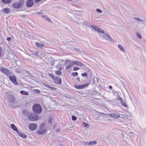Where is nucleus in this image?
Returning a JSON list of instances; mask_svg holds the SVG:
<instances>
[{"mask_svg":"<svg viewBox=\"0 0 146 146\" xmlns=\"http://www.w3.org/2000/svg\"><path fill=\"white\" fill-rule=\"evenodd\" d=\"M91 27H92L95 30L99 32L98 34L101 38L106 40L109 41L113 42V40L112 38L108 34H106L104 31L100 28L96 27L92 25Z\"/></svg>","mask_w":146,"mask_h":146,"instance_id":"f257e3e1","label":"nucleus"},{"mask_svg":"<svg viewBox=\"0 0 146 146\" xmlns=\"http://www.w3.org/2000/svg\"><path fill=\"white\" fill-rule=\"evenodd\" d=\"M33 110L35 113H40L42 112V108L38 104H34L33 107Z\"/></svg>","mask_w":146,"mask_h":146,"instance_id":"f03ea898","label":"nucleus"},{"mask_svg":"<svg viewBox=\"0 0 146 146\" xmlns=\"http://www.w3.org/2000/svg\"><path fill=\"white\" fill-rule=\"evenodd\" d=\"M24 0H20L18 3H14L12 4L13 7L15 9H19L21 8L24 4Z\"/></svg>","mask_w":146,"mask_h":146,"instance_id":"7ed1b4c3","label":"nucleus"},{"mask_svg":"<svg viewBox=\"0 0 146 146\" xmlns=\"http://www.w3.org/2000/svg\"><path fill=\"white\" fill-rule=\"evenodd\" d=\"M27 117L29 120L31 121H36L39 118L38 115H36L31 113H29L27 114Z\"/></svg>","mask_w":146,"mask_h":146,"instance_id":"20e7f679","label":"nucleus"},{"mask_svg":"<svg viewBox=\"0 0 146 146\" xmlns=\"http://www.w3.org/2000/svg\"><path fill=\"white\" fill-rule=\"evenodd\" d=\"M0 70L3 72L7 76H9L11 74L10 71L3 67H0Z\"/></svg>","mask_w":146,"mask_h":146,"instance_id":"39448f33","label":"nucleus"},{"mask_svg":"<svg viewBox=\"0 0 146 146\" xmlns=\"http://www.w3.org/2000/svg\"><path fill=\"white\" fill-rule=\"evenodd\" d=\"M42 125H44L43 123L41 124L36 131L38 135H42L46 133V130L42 128Z\"/></svg>","mask_w":146,"mask_h":146,"instance_id":"423d86ee","label":"nucleus"},{"mask_svg":"<svg viewBox=\"0 0 146 146\" xmlns=\"http://www.w3.org/2000/svg\"><path fill=\"white\" fill-rule=\"evenodd\" d=\"M6 97L7 98L8 101L10 103H13L15 102V98L13 95L7 94Z\"/></svg>","mask_w":146,"mask_h":146,"instance_id":"0eeeda50","label":"nucleus"},{"mask_svg":"<svg viewBox=\"0 0 146 146\" xmlns=\"http://www.w3.org/2000/svg\"><path fill=\"white\" fill-rule=\"evenodd\" d=\"M10 81L15 85H18V83L17 82L16 80V78L15 75H13L12 76H10L9 77Z\"/></svg>","mask_w":146,"mask_h":146,"instance_id":"6e6552de","label":"nucleus"},{"mask_svg":"<svg viewBox=\"0 0 146 146\" xmlns=\"http://www.w3.org/2000/svg\"><path fill=\"white\" fill-rule=\"evenodd\" d=\"M134 19L138 22V24L139 25L141 24H142L145 25H146V21L145 20H142L136 17H134Z\"/></svg>","mask_w":146,"mask_h":146,"instance_id":"1a4fd4ad","label":"nucleus"},{"mask_svg":"<svg viewBox=\"0 0 146 146\" xmlns=\"http://www.w3.org/2000/svg\"><path fill=\"white\" fill-rule=\"evenodd\" d=\"M29 129L32 131H34L36 130L37 128V125L35 123L30 124L29 125Z\"/></svg>","mask_w":146,"mask_h":146,"instance_id":"9d476101","label":"nucleus"},{"mask_svg":"<svg viewBox=\"0 0 146 146\" xmlns=\"http://www.w3.org/2000/svg\"><path fill=\"white\" fill-rule=\"evenodd\" d=\"M54 83L56 84H61L62 83L61 79L59 77H56L54 79Z\"/></svg>","mask_w":146,"mask_h":146,"instance_id":"9b49d317","label":"nucleus"},{"mask_svg":"<svg viewBox=\"0 0 146 146\" xmlns=\"http://www.w3.org/2000/svg\"><path fill=\"white\" fill-rule=\"evenodd\" d=\"M89 85V83H86L76 86V88L78 89H82L88 86Z\"/></svg>","mask_w":146,"mask_h":146,"instance_id":"f8f14e48","label":"nucleus"},{"mask_svg":"<svg viewBox=\"0 0 146 146\" xmlns=\"http://www.w3.org/2000/svg\"><path fill=\"white\" fill-rule=\"evenodd\" d=\"M72 62L73 65L75 64L78 66H82L84 65V64L82 63L81 62L78 60H75Z\"/></svg>","mask_w":146,"mask_h":146,"instance_id":"ddd939ff","label":"nucleus"},{"mask_svg":"<svg viewBox=\"0 0 146 146\" xmlns=\"http://www.w3.org/2000/svg\"><path fill=\"white\" fill-rule=\"evenodd\" d=\"M34 3L33 0H28L27 2V6L28 7H31L32 6Z\"/></svg>","mask_w":146,"mask_h":146,"instance_id":"4468645a","label":"nucleus"},{"mask_svg":"<svg viewBox=\"0 0 146 146\" xmlns=\"http://www.w3.org/2000/svg\"><path fill=\"white\" fill-rule=\"evenodd\" d=\"M110 115L111 117L115 118H118L120 117L119 114L117 113L111 114Z\"/></svg>","mask_w":146,"mask_h":146,"instance_id":"2eb2a0df","label":"nucleus"},{"mask_svg":"<svg viewBox=\"0 0 146 146\" xmlns=\"http://www.w3.org/2000/svg\"><path fill=\"white\" fill-rule=\"evenodd\" d=\"M119 100L123 106L126 107H128L126 103L122 98L119 97Z\"/></svg>","mask_w":146,"mask_h":146,"instance_id":"dca6fc26","label":"nucleus"},{"mask_svg":"<svg viewBox=\"0 0 146 146\" xmlns=\"http://www.w3.org/2000/svg\"><path fill=\"white\" fill-rule=\"evenodd\" d=\"M17 133L18 135L21 137L26 138L27 137V136L26 134L21 132H20L19 131Z\"/></svg>","mask_w":146,"mask_h":146,"instance_id":"f3484780","label":"nucleus"},{"mask_svg":"<svg viewBox=\"0 0 146 146\" xmlns=\"http://www.w3.org/2000/svg\"><path fill=\"white\" fill-rule=\"evenodd\" d=\"M36 46L38 48H41L44 46V44L43 43H40L38 42H36L35 43Z\"/></svg>","mask_w":146,"mask_h":146,"instance_id":"a211bd4d","label":"nucleus"},{"mask_svg":"<svg viewBox=\"0 0 146 146\" xmlns=\"http://www.w3.org/2000/svg\"><path fill=\"white\" fill-rule=\"evenodd\" d=\"M11 127L12 129L17 131V133L19 131L17 128L16 127L15 125L13 124H11Z\"/></svg>","mask_w":146,"mask_h":146,"instance_id":"6ab92c4d","label":"nucleus"},{"mask_svg":"<svg viewBox=\"0 0 146 146\" xmlns=\"http://www.w3.org/2000/svg\"><path fill=\"white\" fill-rule=\"evenodd\" d=\"M3 11L4 13H8L10 12L11 9L9 8H6L3 9Z\"/></svg>","mask_w":146,"mask_h":146,"instance_id":"aec40b11","label":"nucleus"},{"mask_svg":"<svg viewBox=\"0 0 146 146\" xmlns=\"http://www.w3.org/2000/svg\"><path fill=\"white\" fill-rule=\"evenodd\" d=\"M97 143V142L96 140L92 141L89 142V146H94V145L96 144Z\"/></svg>","mask_w":146,"mask_h":146,"instance_id":"412c9836","label":"nucleus"},{"mask_svg":"<svg viewBox=\"0 0 146 146\" xmlns=\"http://www.w3.org/2000/svg\"><path fill=\"white\" fill-rule=\"evenodd\" d=\"M44 86L50 88L53 90H57V89L56 88L51 86L49 84H44Z\"/></svg>","mask_w":146,"mask_h":146,"instance_id":"4be33fe9","label":"nucleus"},{"mask_svg":"<svg viewBox=\"0 0 146 146\" xmlns=\"http://www.w3.org/2000/svg\"><path fill=\"white\" fill-rule=\"evenodd\" d=\"M118 47H119V49L122 51H123V52H125V50L124 48L120 44H119L118 45Z\"/></svg>","mask_w":146,"mask_h":146,"instance_id":"5701e85b","label":"nucleus"},{"mask_svg":"<svg viewBox=\"0 0 146 146\" xmlns=\"http://www.w3.org/2000/svg\"><path fill=\"white\" fill-rule=\"evenodd\" d=\"M2 2L4 3L8 4L11 2V0H1Z\"/></svg>","mask_w":146,"mask_h":146,"instance_id":"b1692460","label":"nucleus"},{"mask_svg":"<svg viewBox=\"0 0 146 146\" xmlns=\"http://www.w3.org/2000/svg\"><path fill=\"white\" fill-rule=\"evenodd\" d=\"M20 93L23 95H27L29 93L28 92L24 90H21L20 91Z\"/></svg>","mask_w":146,"mask_h":146,"instance_id":"393cba45","label":"nucleus"},{"mask_svg":"<svg viewBox=\"0 0 146 146\" xmlns=\"http://www.w3.org/2000/svg\"><path fill=\"white\" fill-rule=\"evenodd\" d=\"M82 143L84 146H89V142H88L82 141Z\"/></svg>","mask_w":146,"mask_h":146,"instance_id":"a878e982","label":"nucleus"},{"mask_svg":"<svg viewBox=\"0 0 146 146\" xmlns=\"http://www.w3.org/2000/svg\"><path fill=\"white\" fill-rule=\"evenodd\" d=\"M73 65V64L72 62L71 63H70L68 65L66 68V69H69L71 66Z\"/></svg>","mask_w":146,"mask_h":146,"instance_id":"bb28decb","label":"nucleus"},{"mask_svg":"<svg viewBox=\"0 0 146 146\" xmlns=\"http://www.w3.org/2000/svg\"><path fill=\"white\" fill-rule=\"evenodd\" d=\"M55 73L57 75L60 76L61 74V72L60 71L57 70L55 71Z\"/></svg>","mask_w":146,"mask_h":146,"instance_id":"cd10ccee","label":"nucleus"},{"mask_svg":"<svg viewBox=\"0 0 146 146\" xmlns=\"http://www.w3.org/2000/svg\"><path fill=\"white\" fill-rule=\"evenodd\" d=\"M23 113L24 114L27 115V114H28L29 113H28V111L26 110H23Z\"/></svg>","mask_w":146,"mask_h":146,"instance_id":"c85d7f7f","label":"nucleus"},{"mask_svg":"<svg viewBox=\"0 0 146 146\" xmlns=\"http://www.w3.org/2000/svg\"><path fill=\"white\" fill-rule=\"evenodd\" d=\"M77 119L76 117L73 115L72 116V119L73 121H75Z\"/></svg>","mask_w":146,"mask_h":146,"instance_id":"c756f323","label":"nucleus"},{"mask_svg":"<svg viewBox=\"0 0 146 146\" xmlns=\"http://www.w3.org/2000/svg\"><path fill=\"white\" fill-rule=\"evenodd\" d=\"M46 20L47 21H48L49 22H51V20L47 16H46Z\"/></svg>","mask_w":146,"mask_h":146,"instance_id":"7c9ffc66","label":"nucleus"},{"mask_svg":"<svg viewBox=\"0 0 146 146\" xmlns=\"http://www.w3.org/2000/svg\"><path fill=\"white\" fill-rule=\"evenodd\" d=\"M88 125H89L88 124L84 122H83V126L84 127H87Z\"/></svg>","mask_w":146,"mask_h":146,"instance_id":"2f4dec72","label":"nucleus"},{"mask_svg":"<svg viewBox=\"0 0 146 146\" xmlns=\"http://www.w3.org/2000/svg\"><path fill=\"white\" fill-rule=\"evenodd\" d=\"M81 75L83 77H86L87 76V74L85 72L82 74Z\"/></svg>","mask_w":146,"mask_h":146,"instance_id":"473e14b6","label":"nucleus"},{"mask_svg":"<svg viewBox=\"0 0 146 146\" xmlns=\"http://www.w3.org/2000/svg\"><path fill=\"white\" fill-rule=\"evenodd\" d=\"M72 75L73 76H77L78 75V73L77 72H73Z\"/></svg>","mask_w":146,"mask_h":146,"instance_id":"72a5a7b5","label":"nucleus"},{"mask_svg":"<svg viewBox=\"0 0 146 146\" xmlns=\"http://www.w3.org/2000/svg\"><path fill=\"white\" fill-rule=\"evenodd\" d=\"M2 48L0 47V57L2 56Z\"/></svg>","mask_w":146,"mask_h":146,"instance_id":"f704fd0d","label":"nucleus"},{"mask_svg":"<svg viewBox=\"0 0 146 146\" xmlns=\"http://www.w3.org/2000/svg\"><path fill=\"white\" fill-rule=\"evenodd\" d=\"M48 75L50 77H51V78H52L54 80V75L53 74H48Z\"/></svg>","mask_w":146,"mask_h":146,"instance_id":"c9c22d12","label":"nucleus"},{"mask_svg":"<svg viewBox=\"0 0 146 146\" xmlns=\"http://www.w3.org/2000/svg\"><path fill=\"white\" fill-rule=\"evenodd\" d=\"M96 11L98 13H101L102 12V11L98 9H96Z\"/></svg>","mask_w":146,"mask_h":146,"instance_id":"e433bc0d","label":"nucleus"},{"mask_svg":"<svg viewBox=\"0 0 146 146\" xmlns=\"http://www.w3.org/2000/svg\"><path fill=\"white\" fill-rule=\"evenodd\" d=\"M137 35L139 38L140 39L141 38V36L139 34L137 33Z\"/></svg>","mask_w":146,"mask_h":146,"instance_id":"4c0bfd02","label":"nucleus"},{"mask_svg":"<svg viewBox=\"0 0 146 146\" xmlns=\"http://www.w3.org/2000/svg\"><path fill=\"white\" fill-rule=\"evenodd\" d=\"M121 138L122 139H123L125 138V135H124V134L121 133Z\"/></svg>","mask_w":146,"mask_h":146,"instance_id":"58836bf2","label":"nucleus"},{"mask_svg":"<svg viewBox=\"0 0 146 146\" xmlns=\"http://www.w3.org/2000/svg\"><path fill=\"white\" fill-rule=\"evenodd\" d=\"M79 69V68L78 67H74L73 68V70L75 71Z\"/></svg>","mask_w":146,"mask_h":146,"instance_id":"ea45409f","label":"nucleus"},{"mask_svg":"<svg viewBox=\"0 0 146 146\" xmlns=\"http://www.w3.org/2000/svg\"><path fill=\"white\" fill-rule=\"evenodd\" d=\"M52 121V119L51 118H49L48 120L49 123H50Z\"/></svg>","mask_w":146,"mask_h":146,"instance_id":"a19ab883","label":"nucleus"},{"mask_svg":"<svg viewBox=\"0 0 146 146\" xmlns=\"http://www.w3.org/2000/svg\"><path fill=\"white\" fill-rule=\"evenodd\" d=\"M36 13H37L38 14H42L43 13V12H42L41 11H39V12L38 11V12H36Z\"/></svg>","mask_w":146,"mask_h":146,"instance_id":"79ce46f5","label":"nucleus"},{"mask_svg":"<svg viewBox=\"0 0 146 146\" xmlns=\"http://www.w3.org/2000/svg\"><path fill=\"white\" fill-rule=\"evenodd\" d=\"M19 16L22 17L23 18H24L25 17V15L24 14V15H19Z\"/></svg>","mask_w":146,"mask_h":146,"instance_id":"37998d69","label":"nucleus"},{"mask_svg":"<svg viewBox=\"0 0 146 146\" xmlns=\"http://www.w3.org/2000/svg\"><path fill=\"white\" fill-rule=\"evenodd\" d=\"M11 39V38L10 37H7V40L8 41H10Z\"/></svg>","mask_w":146,"mask_h":146,"instance_id":"c03bdc74","label":"nucleus"},{"mask_svg":"<svg viewBox=\"0 0 146 146\" xmlns=\"http://www.w3.org/2000/svg\"><path fill=\"white\" fill-rule=\"evenodd\" d=\"M41 17L42 18L44 19L45 18H46V16L45 15H42L41 16Z\"/></svg>","mask_w":146,"mask_h":146,"instance_id":"a18cd8bd","label":"nucleus"},{"mask_svg":"<svg viewBox=\"0 0 146 146\" xmlns=\"http://www.w3.org/2000/svg\"><path fill=\"white\" fill-rule=\"evenodd\" d=\"M35 2H39L41 0H34Z\"/></svg>","mask_w":146,"mask_h":146,"instance_id":"49530a36","label":"nucleus"},{"mask_svg":"<svg viewBox=\"0 0 146 146\" xmlns=\"http://www.w3.org/2000/svg\"><path fill=\"white\" fill-rule=\"evenodd\" d=\"M109 88L110 89H111L112 88V87L111 86H110Z\"/></svg>","mask_w":146,"mask_h":146,"instance_id":"de8ad7c7","label":"nucleus"},{"mask_svg":"<svg viewBox=\"0 0 146 146\" xmlns=\"http://www.w3.org/2000/svg\"><path fill=\"white\" fill-rule=\"evenodd\" d=\"M77 80L78 81H80V78H77Z\"/></svg>","mask_w":146,"mask_h":146,"instance_id":"09e8293b","label":"nucleus"},{"mask_svg":"<svg viewBox=\"0 0 146 146\" xmlns=\"http://www.w3.org/2000/svg\"><path fill=\"white\" fill-rule=\"evenodd\" d=\"M67 0L68 1H72V0Z\"/></svg>","mask_w":146,"mask_h":146,"instance_id":"8fccbe9b","label":"nucleus"},{"mask_svg":"<svg viewBox=\"0 0 146 146\" xmlns=\"http://www.w3.org/2000/svg\"><path fill=\"white\" fill-rule=\"evenodd\" d=\"M59 131V130L58 129H57L56 130V132H58Z\"/></svg>","mask_w":146,"mask_h":146,"instance_id":"3c124183","label":"nucleus"},{"mask_svg":"<svg viewBox=\"0 0 146 146\" xmlns=\"http://www.w3.org/2000/svg\"><path fill=\"white\" fill-rule=\"evenodd\" d=\"M132 133V132H130L129 133Z\"/></svg>","mask_w":146,"mask_h":146,"instance_id":"603ef678","label":"nucleus"},{"mask_svg":"<svg viewBox=\"0 0 146 146\" xmlns=\"http://www.w3.org/2000/svg\"><path fill=\"white\" fill-rule=\"evenodd\" d=\"M68 61V60H67L66 61V63Z\"/></svg>","mask_w":146,"mask_h":146,"instance_id":"864d4df0","label":"nucleus"},{"mask_svg":"<svg viewBox=\"0 0 146 146\" xmlns=\"http://www.w3.org/2000/svg\"><path fill=\"white\" fill-rule=\"evenodd\" d=\"M145 132H146V129H145Z\"/></svg>","mask_w":146,"mask_h":146,"instance_id":"5fc2aeb1","label":"nucleus"},{"mask_svg":"<svg viewBox=\"0 0 146 146\" xmlns=\"http://www.w3.org/2000/svg\"><path fill=\"white\" fill-rule=\"evenodd\" d=\"M37 91H38V92H39V90H37Z\"/></svg>","mask_w":146,"mask_h":146,"instance_id":"6e6d98bb","label":"nucleus"},{"mask_svg":"<svg viewBox=\"0 0 146 146\" xmlns=\"http://www.w3.org/2000/svg\"><path fill=\"white\" fill-rule=\"evenodd\" d=\"M44 19H45L46 20V18H45Z\"/></svg>","mask_w":146,"mask_h":146,"instance_id":"4d7b16f0","label":"nucleus"}]
</instances>
